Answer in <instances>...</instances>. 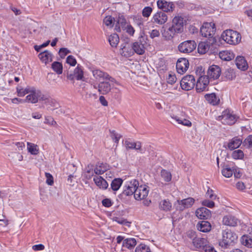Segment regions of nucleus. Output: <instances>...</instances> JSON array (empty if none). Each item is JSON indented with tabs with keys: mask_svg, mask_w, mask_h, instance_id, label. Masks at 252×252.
I'll use <instances>...</instances> for the list:
<instances>
[{
	"mask_svg": "<svg viewBox=\"0 0 252 252\" xmlns=\"http://www.w3.org/2000/svg\"><path fill=\"white\" fill-rule=\"evenodd\" d=\"M221 38L230 45H237L241 40V35L238 32L232 30H227L221 34Z\"/></svg>",
	"mask_w": 252,
	"mask_h": 252,
	"instance_id": "f257e3e1",
	"label": "nucleus"
},
{
	"mask_svg": "<svg viewBox=\"0 0 252 252\" xmlns=\"http://www.w3.org/2000/svg\"><path fill=\"white\" fill-rule=\"evenodd\" d=\"M237 235L230 230H226L222 232V239L220 242V245L223 248H227L232 243L237 240Z\"/></svg>",
	"mask_w": 252,
	"mask_h": 252,
	"instance_id": "f03ea898",
	"label": "nucleus"
},
{
	"mask_svg": "<svg viewBox=\"0 0 252 252\" xmlns=\"http://www.w3.org/2000/svg\"><path fill=\"white\" fill-rule=\"evenodd\" d=\"M216 31L215 24L213 22L204 23L200 28L201 35L208 38L212 37L215 34Z\"/></svg>",
	"mask_w": 252,
	"mask_h": 252,
	"instance_id": "7ed1b4c3",
	"label": "nucleus"
},
{
	"mask_svg": "<svg viewBox=\"0 0 252 252\" xmlns=\"http://www.w3.org/2000/svg\"><path fill=\"white\" fill-rule=\"evenodd\" d=\"M219 120L224 125H232L236 121V116L229 110H225L219 117Z\"/></svg>",
	"mask_w": 252,
	"mask_h": 252,
	"instance_id": "20e7f679",
	"label": "nucleus"
},
{
	"mask_svg": "<svg viewBox=\"0 0 252 252\" xmlns=\"http://www.w3.org/2000/svg\"><path fill=\"white\" fill-rule=\"evenodd\" d=\"M176 114H171L170 117L179 124L190 126L191 123L190 121L185 118V113L181 111L178 110Z\"/></svg>",
	"mask_w": 252,
	"mask_h": 252,
	"instance_id": "39448f33",
	"label": "nucleus"
},
{
	"mask_svg": "<svg viewBox=\"0 0 252 252\" xmlns=\"http://www.w3.org/2000/svg\"><path fill=\"white\" fill-rule=\"evenodd\" d=\"M92 73L93 76L96 80H108L111 83H116V85H120V83L114 78L110 76L107 73L103 72L100 69H94L92 70Z\"/></svg>",
	"mask_w": 252,
	"mask_h": 252,
	"instance_id": "423d86ee",
	"label": "nucleus"
},
{
	"mask_svg": "<svg viewBox=\"0 0 252 252\" xmlns=\"http://www.w3.org/2000/svg\"><path fill=\"white\" fill-rule=\"evenodd\" d=\"M195 85L194 77L188 75L183 78L180 82V86L183 90L189 91L193 89Z\"/></svg>",
	"mask_w": 252,
	"mask_h": 252,
	"instance_id": "0eeeda50",
	"label": "nucleus"
},
{
	"mask_svg": "<svg viewBox=\"0 0 252 252\" xmlns=\"http://www.w3.org/2000/svg\"><path fill=\"white\" fill-rule=\"evenodd\" d=\"M196 47V43L194 40H187L181 43L178 46L179 51L183 53L192 52Z\"/></svg>",
	"mask_w": 252,
	"mask_h": 252,
	"instance_id": "6e6552de",
	"label": "nucleus"
},
{
	"mask_svg": "<svg viewBox=\"0 0 252 252\" xmlns=\"http://www.w3.org/2000/svg\"><path fill=\"white\" fill-rule=\"evenodd\" d=\"M168 20L167 14L162 11H158L153 14L151 22L156 25H164Z\"/></svg>",
	"mask_w": 252,
	"mask_h": 252,
	"instance_id": "1a4fd4ad",
	"label": "nucleus"
},
{
	"mask_svg": "<svg viewBox=\"0 0 252 252\" xmlns=\"http://www.w3.org/2000/svg\"><path fill=\"white\" fill-rule=\"evenodd\" d=\"M149 192V188L146 185H138L136 188L135 194H134V198L137 200H141L145 199L148 196Z\"/></svg>",
	"mask_w": 252,
	"mask_h": 252,
	"instance_id": "9d476101",
	"label": "nucleus"
},
{
	"mask_svg": "<svg viewBox=\"0 0 252 252\" xmlns=\"http://www.w3.org/2000/svg\"><path fill=\"white\" fill-rule=\"evenodd\" d=\"M138 185H139V182L136 180L134 179L127 182L124 187V194L126 196L134 194Z\"/></svg>",
	"mask_w": 252,
	"mask_h": 252,
	"instance_id": "9b49d317",
	"label": "nucleus"
},
{
	"mask_svg": "<svg viewBox=\"0 0 252 252\" xmlns=\"http://www.w3.org/2000/svg\"><path fill=\"white\" fill-rule=\"evenodd\" d=\"M39 90L36 89L33 87H30L29 90V95L26 96L25 101L32 103H36L39 101Z\"/></svg>",
	"mask_w": 252,
	"mask_h": 252,
	"instance_id": "f8f14e48",
	"label": "nucleus"
},
{
	"mask_svg": "<svg viewBox=\"0 0 252 252\" xmlns=\"http://www.w3.org/2000/svg\"><path fill=\"white\" fill-rule=\"evenodd\" d=\"M220 74V68L218 65H212L208 69L207 76L212 81L218 79Z\"/></svg>",
	"mask_w": 252,
	"mask_h": 252,
	"instance_id": "ddd939ff",
	"label": "nucleus"
},
{
	"mask_svg": "<svg viewBox=\"0 0 252 252\" xmlns=\"http://www.w3.org/2000/svg\"><path fill=\"white\" fill-rule=\"evenodd\" d=\"M184 21V18L179 15L176 16L173 19L171 26L177 33H181L183 31Z\"/></svg>",
	"mask_w": 252,
	"mask_h": 252,
	"instance_id": "4468645a",
	"label": "nucleus"
},
{
	"mask_svg": "<svg viewBox=\"0 0 252 252\" xmlns=\"http://www.w3.org/2000/svg\"><path fill=\"white\" fill-rule=\"evenodd\" d=\"M177 209L180 211H183L185 209L191 207L194 203V199L192 197H189L181 200H177Z\"/></svg>",
	"mask_w": 252,
	"mask_h": 252,
	"instance_id": "2eb2a0df",
	"label": "nucleus"
},
{
	"mask_svg": "<svg viewBox=\"0 0 252 252\" xmlns=\"http://www.w3.org/2000/svg\"><path fill=\"white\" fill-rule=\"evenodd\" d=\"M189 62L185 58H180L178 60L176 63V69L179 74L185 73L189 68Z\"/></svg>",
	"mask_w": 252,
	"mask_h": 252,
	"instance_id": "dca6fc26",
	"label": "nucleus"
},
{
	"mask_svg": "<svg viewBox=\"0 0 252 252\" xmlns=\"http://www.w3.org/2000/svg\"><path fill=\"white\" fill-rule=\"evenodd\" d=\"M157 4L158 8L162 10L164 12L172 11L174 7L172 2L167 1L166 0H158Z\"/></svg>",
	"mask_w": 252,
	"mask_h": 252,
	"instance_id": "f3484780",
	"label": "nucleus"
},
{
	"mask_svg": "<svg viewBox=\"0 0 252 252\" xmlns=\"http://www.w3.org/2000/svg\"><path fill=\"white\" fill-rule=\"evenodd\" d=\"M145 38L141 36L138 41L134 42L131 46L133 51L138 55H143L145 52L144 44L143 42Z\"/></svg>",
	"mask_w": 252,
	"mask_h": 252,
	"instance_id": "a211bd4d",
	"label": "nucleus"
},
{
	"mask_svg": "<svg viewBox=\"0 0 252 252\" xmlns=\"http://www.w3.org/2000/svg\"><path fill=\"white\" fill-rule=\"evenodd\" d=\"M114 83H111L107 81H103L100 82L98 85V91L99 93L102 94H106L109 93L111 89V85H113Z\"/></svg>",
	"mask_w": 252,
	"mask_h": 252,
	"instance_id": "6ab92c4d",
	"label": "nucleus"
},
{
	"mask_svg": "<svg viewBox=\"0 0 252 252\" xmlns=\"http://www.w3.org/2000/svg\"><path fill=\"white\" fill-rule=\"evenodd\" d=\"M207 243V241L205 238L194 237L192 239L193 249L196 250H202L205 245Z\"/></svg>",
	"mask_w": 252,
	"mask_h": 252,
	"instance_id": "aec40b11",
	"label": "nucleus"
},
{
	"mask_svg": "<svg viewBox=\"0 0 252 252\" xmlns=\"http://www.w3.org/2000/svg\"><path fill=\"white\" fill-rule=\"evenodd\" d=\"M238 222V219L231 215L224 216L222 219L223 224L229 226H235Z\"/></svg>",
	"mask_w": 252,
	"mask_h": 252,
	"instance_id": "412c9836",
	"label": "nucleus"
},
{
	"mask_svg": "<svg viewBox=\"0 0 252 252\" xmlns=\"http://www.w3.org/2000/svg\"><path fill=\"white\" fill-rule=\"evenodd\" d=\"M126 26V21L125 17L119 15L117 19L115 30L118 32H120L122 30H125Z\"/></svg>",
	"mask_w": 252,
	"mask_h": 252,
	"instance_id": "4be33fe9",
	"label": "nucleus"
},
{
	"mask_svg": "<svg viewBox=\"0 0 252 252\" xmlns=\"http://www.w3.org/2000/svg\"><path fill=\"white\" fill-rule=\"evenodd\" d=\"M195 214L196 217L201 220H206L211 216L210 210L205 207H201L197 209Z\"/></svg>",
	"mask_w": 252,
	"mask_h": 252,
	"instance_id": "5701e85b",
	"label": "nucleus"
},
{
	"mask_svg": "<svg viewBox=\"0 0 252 252\" xmlns=\"http://www.w3.org/2000/svg\"><path fill=\"white\" fill-rule=\"evenodd\" d=\"M107 167L103 163H101L99 165H97L94 169V171L90 169L87 170V173L90 174L89 178L93 176L94 173L96 175H99L103 174L107 170Z\"/></svg>",
	"mask_w": 252,
	"mask_h": 252,
	"instance_id": "b1692460",
	"label": "nucleus"
},
{
	"mask_svg": "<svg viewBox=\"0 0 252 252\" xmlns=\"http://www.w3.org/2000/svg\"><path fill=\"white\" fill-rule=\"evenodd\" d=\"M93 180L95 184L100 189H106L108 187L107 181L101 176H94Z\"/></svg>",
	"mask_w": 252,
	"mask_h": 252,
	"instance_id": "393cba45",
	"label": "nucleus"
},
{
	"mask_svg": "<svg viewBox=\"0 0 252 252\" xmlns=\"http://www.w3.org/2000/svg\"><path fill=\"white\" fill-rule=\"evenodd\" d=\"M242 143V140L238 137L231 139L227 144V147L230 150H233L239 148Z\"/></svg>",
	"mask_w": 252,
	"mask_h": 252,
	"instance_id": "a878e982",
	"label": "nucleus"
},
{
	"mask_svg": "<svg viewBox=\"0 0 252 252\" xmlns=\"http://www.w3.org/2000/svg\"><path fill=\"white\" fill-rule=\"evenodd\" d=\"M237 67L242 70H246L248 68V63L245 58L242 56H238L235 60Z\"/></svg>",
	"mask_w": 252,
	"mask_h": 252,
	"instance_id": "bb28decb",
	"label": "nucleus"
},
{
	"mask_svg": "<svg viewBox=\"0 0 252 252\" xmlns=\"http://www.w3.org/2000/svg\"><path fill=\"white\" fill-rule=\"evenodd\" d=\"M38 57L43 63L47 64V63L52 62L53 55L50 51L45 50L44 52L40 53L38 55Z\"/></svg>",
	"mask_w": 252,
	"mask_h": 252,
	"instance_id": "cd10ccee",
	"label": "nucleus"
},
{
	"mask_svg": "<svg viewBox=\"0 0 252 252\" xmlns=\"http://www.w3.org/2000/svg\"><path fill=\"white\" fill-rule=\"evenodd\" d=\"M125 145L127 149H135V150H139L140 153H143L141 149V143L139 141L136 142H131L128 140L125 141Z\"/></svg>",
	"mask_w": 252,
	"mask_h": 252,
	"instance_id": "c85d7f7f",
	"label": "nucleus"
},
{
	"mask_svg": "<svg viewBox=\"0 0 252 252\" xmlns=\"http://www.w3.org/2000/svg\"><path fill=\"white\" fill-rule=\"evenodd\" d=\"M197 229L203 232H209L211 229V225L207 221H199L197 224Z\"/></svg>",
	"mask_w": 252,
	"mask_h": 252,
	"instance_id": "c756f323",
	"label": "nucleus"
},
{
	"mask_svg": "<svg viewBox=\"0 0 252 252\" xmlns=\"http://www.w3.org/2000/svg\"><path fill=\"white\" fill-rule=\"evenodd\" d=\"M205 98L209 103L213 105H217L220 102L219 97L215 93L206 94L205 95Z\"/></svg>",
	"mask_w": 252,
	"mask_h": 252,
	"instance_id": "7c9ffc66",
	"label": "nucleus"
},
{
	"mask_svg": "<svg viewBox=\"0 0 252 252\" xmlns=\"http://www.w3.org/2000/svg\"><path fill=\"white\" fill-rule=\"evenodd\" d=\"M219 57L222 60L229 61L234 59V55L232 52L225 50L220 52Z\"/></svg>",
	"mask_w": 252,
	"mask_h": 252,
	"instance_id": "2f4dec72",
	"label": "nucleus"
},
{
	"mask_svg": "<svg viewBox=\"0 0 252 252\" xmlns=\"http://www.w3.org/2000/svg\"><path fill=\"white\" fill-rule=\"evenodd\" d=\"M136 245V240L133 238L125 239L123 242V247L130 250L133 249Z\"/></svg>",
	"mask_w": 252,
	"mask_h": 252,
	"instance_id": "473e14b6",
	"label": "nucleus"
},
{
	"mask_svg": "<svg viewBox=\"0 0 252 252\" xmlns=\"http://www.w3.org/2000/svg\"><path fill=\"white\" fill-rule=\"evenodd\" d=\"M176 33H177V32L172 27V26H171L167 30H165L162 32V35L165 39L170 40L173 37Z\"/></svg>",
	"mask_w": 252,
	"mask_h": 252,
	"instance_id": "72a5a7b5",
	"label": "nucleus"
},
{
	"mask_svg": "<svg viewBox=\"0 0 252 252\" xmlns=\"http://www.w3.org/2000/svg\"><path fill=\"white\" fill-rule=\"evenodd\" d=\"M210 43L208 41L200 42L198 46V52L199 54L206 53L210 48Z\"/></svg>",
	"mask_w": 252,
	"mask_h": 252,
	"instance_id": "f704fd0d",
	"label": "nucleus"
},
{
	"mask_svg": "<svg viewBox=\"0 0 252 252\" xmlns=\"http://www.w3.org/2000/svg\"><path fill=\"white\" fill-rule=\"evenodd\" d=\"M199 71V73H201L200 74V76L198 79V81H200L201 83H203V84L205 83L206 84V86L208 87V84L209 82L211 81L209 78L206 75H202V73H203L204 70H202V67H198L196 69V73H197Z\"/></svg>",
	"mask_w": 252,
	"mask_h": 252,
	"instance_id": "c9c22d12",
	"label": "nucleus"
},
{
	"mask_svg": "<svg viewBox=\"0 0 252 252\" xmlns=\"http://www.w3.org/2000/svg\"><path fill=\"white\" fill-rule=\"evenodd\" d=\"M159 207L160 209L167 212L171 210L172 204L169 200L164 199L160 201Z\"/></svg>",
	"mask_w": 252,
	"mask_h": 252,
	"instance_id": "e433bc0d",
	"label": "nucleus"
},
{
	"mask_svg": "<svg viewBox=\"0 0 252 252\" xmlns=\"http://www.w3.org/2000/svg\"><path fill=\"white\" fill-rule=\"evenodd\" d=\"M27 150L28 152L32 155H36L39 153L38 146L32 143H27Z\"/></svg>",
	"mask_w": 252,
	"mask_h": 252,
	"instance_id": "4c0bfd02",
	"label": "nucleus"
},
{
	"mask_svg": "<svg viewBox=\"0 0 252 252\" xmlns=\"http://www.w3.org/2000/svg\"><path fill=\"white\" fill-rule=\"evenodd\" d=\"M123 180L121 178H115L111 182V188L113 191H117L121 187Z\"/></svg>",
	"mask_w": 252,
	"mask_h": 252,
	"instance_id": "58836bf2",
	"label": "nucleus"
},
{
	"mask_svg": "<svg viewBox=\"0 0 252 252\" xmlns=\"http://www.w3.org/2000/svg\"><path fill=\"white\" fill-rule=\"evenodd\" d=\"M108 41L112 47H116L119 42V37L116 33L112 34L109 36Z\"/></svg>",
	"mask_w": 252,
	"mask_h": 252,
	"instance_id": "ea45409f",
	"label": "nucleus"
},
{
	"mask_svg": "<svg viewBox=\"0 0 252 252\" xmlns=\"http://www.w3.org/2000/svg\"><path fill=\"white\" fill-rule=\"evenodd\" d=\"M74 73L75 76V79L77 80H81L84 78V74L82 67L79 64L74 69Z\"/></svg>",
	"mask_w": 252,
	"mask_h": 252,
	"instance_id": "a19ab883",
	"label": "nucleus"
},
{
	"mask_svg": "<svg viewBox=\"0 0 252 252\" xmlns=\"http://www.w3.org/2000/svg\"><path fill=\"white\" fill-rule=\"evenodd\" d=\"M52 69L58 74H61L63 72V65L62 63L58 62H54L52 64Z\"/></svg>",
	"mask_w": 252,
	"mask_h": 252,
	"instance_id": "79ce46f5",
	"label": "nucleus"
},
{
	"mask_svg": "<svg viewBox=\"0 0 252 252\" xmlns=\"http://www.w3.org/2000/svg\"><path fill=\"white\" fill-rule=\"evenodd\" d=\"M234 173V169H232L227 165L224 166L223 168L221 173L223 176L226 178L231 177Z\"/></svg>",
	"mask_w": 252,
	"mask_h": 252,
	"instance_id": "37998d69",
	"label": "nucleus"
},
{
	"mask_svg": "<svg viewBox=\"0 0 252 252\" xmlns=\"http://www.w3.org/2000/svg\"><path fill=\"white\" fill-rule=\"evenodd\" d=\"M160 176L162 179L166 182H169L171 180L172 175L169 171L166 170L162 169L160 172Z\"/></svg>",
	"mask_w": 252,
	"mask_h": 252,
	"instance_id": "c03bdc74",
	"label": "nucleus"
},
{
	"mask_svg": "<svg viewBox=\"0 0 252 252\" xmlns=\"http://www.w3.org/2000/svg\"><path fill=\"white\" fill-rule=\"evenodd\" d=\"M241 242L243 245L249 248L252 247V238L247 235H243L241 238Z\"/></svg>",
	"mask_w": 252,
	"mask_h": 252,
	"instance_id": "a18cd8bd",
	"label": "nucleus"
},
{
	"mask_svg": "<svg viewBox=\"0 0 252 252\" xmlns=\"http://www.w3.org/2000/svg\"><path fill=\"white\" fill-rule=\"evenodd\" d=\"M115 19L111 16H107L103 19V23L106 26L112 28L114 25Z\"/></svg>",
	"mask_w": 252,
	"mask_h": 252,
	"instance_id": "49530a36",
	"label": "nucleus"
},
{
	"mask_svg": "<svg viewBox=\"0 0 252 252\" xmlns=\"http://www.w3.org/2000/svg\"><path fill=\"white\" fill-rule=\"evenodd\" d=\"M225 77L229 80L234 79L236 77L235 72L234 69L229 68L226 70L224 72Z\"/></svg>",
	"mask_w": 252,
	"mask_h": 252,
	"instance_id": "de8ad7c7",
	"label": "nucleus"
},
{
	"mask_svg": "<svg viewBox=\"0 0 252 252\" xmlns=\"http://www.w3.org/2000/svg\"><path fill=\"white\" fill-rule=\"evenodd\" d=\"M200 81H198L196 84V90L197 92L201 93L203 91H206L208 90V87L206 86V84H205L200 83Z\"/></svg>",
	"mask_w": 252,
	"mask_h": 252,
	"instance_id": "09e8293b",
	"label": "nucleus"
},
{
	"mask_svg": "<svg viewBox=\"0 0 252 252\" xmlns=\"http://www.w3.org/2000/svg\"><path fill=\"white\" fill-rule=\"evenodd\" d=\"M244 154L241 150H235L232 154V157L235 159H241L244 158Z\"/></svg>",
	"mask_w": 252,
	"mask_h": 252,
	"instance_id": "8fccbe9b",
	"label": "nucleus"
},
{
	"mask_svg": "<svg viewBox=\"0 0 252 252\" xmlns=\"http://www.w3.org/2000/svg\"><path fill=\"white\" fill-rule=\"evenodd\" d=\"M135 252H151L150 248L143 244L139 245L135 249Z\"/></svg>",
	"mask_w": 252,
	"mask_h": 252,
	"instance_id": "3c124183",
	"label": "nucleus"
},
{
	"mask_svg": "<svg viewBox=\"0 0 252 252\" xmlns=\"http://www.w3.org/2000/svg\"><path fill=\"white\" fill-rule=\"evenodd\" d=\"M243 145L248 149H252V135L248 136L244 141Z\"/></svg>",
	"mask_w": 252,
	"mask_h": 252,
	"instance_id": "603ef678",
	"label": "nucleus"
},
{
	"mask_svg": "<svg viewBox=\"0 0 252 252\" xmlns=\"http://www.w3.org/2000/svg\"><path fill=\"white\" fill-rule=\"evenodd\" d=\"M110 136L111 138L114 141V142L116 143H118L119 140L121 138L122 136L116 133L115 130H110Z\"/></svg>",
	"mask_w": 252,
	"mask_h": 252,
	"instance_id": "864d4df0",
	"label": "nucleus"
},
{
	"mask_svg": "<svg viewBox=\"0 0 252 252\" xmlns=\"http://www.w3.org/2000/svg\"><path fill=\"white\" fill-rule=\"evenodd\" d=\"M30 87H27L25 89L22 88H17V92L18 96L23 97L27 94H29V90Z\"/></svg>",
	"mask_w": 252,
	"mask_h": 252,
	"instance_id": "5fc2aeb1",
	"label": "nucleus"
},
{
	"mask_svg": "<svg viewBox=\"0 0 252 252\" xmlns=\"http://www.w3.org/2000/svg\"><path fill=\"white\" fill-rule=\"evenodd\" d=\"M153 9L150 6L145 7L142 10V15L144 17L148 18L151 14Z\"/></svg>",
	"mask_w": 252,
	"mask_h": 252,
	"instance_id": "6e6d98bb",
	"label": "nucleus"
},
{
	"mask_svg": "<svg viewBox=\"0 0 252 252\" xmlns=\"http://www.w3.org/2000/svg\"><path fill=\"white\" fill-rule=\"evenodd\" d=\"M133 52L128 47L125 46L122 48L121 54L126 57H129L132 55Z\"/></svg>",
	"mask_w": 252,
	"mask_h": 252,
	"instance_id": "4d7b16f0",
	"label": "nucleus"
},
{
	"mask_svg": "<svg viewBox=\"0 0 252 252\" xmlns=\"http://www.w3.org/2000/svg\"><path fill=\"white\" fill-rule=\"evenodd\" d=\"M66 62L71 66H75L77 63L75 58L71 55H70L67 57Z\"/></svg>",
	"mask_w": 252,
	"mask_h": 252,
	"instance_id": "13d9d810",
	"label": "nucleus"
},
{
	"mask_svg": "<svg viewBox=\"0 0 252 252\" xmlns=\"http://www.w3.org/2000/svg\"><path fill=\"white\" fill-rule=\"evenodd\" d=\"M114 220L119 224L125 225L127 226H129L130 223L129 222L127 221L126 220L123 218H116L114 219Z\"/></svg>",
	"mask_w": 252,
	"mask_h": 252,
	"instance_id": "bf43d9fd",
	"label": "nucleus"
},
{
	"mask_svg": "<svg viewBox=\"0 0 252 252\" xmlns=\"http://www.w3.org/2000/svg\"><path fill=\"white\" fill-rule=\"evenodd\" d=\"M45 177L46 178V183L50 186H52L54 183L53 177L49 173H45Z\"/></svg>",
	"mask_w": 252,
	"mask_h": 252,
	"instance_id": "052dcab7",
	"label": "nucleus"
},
{
	"mask_svg": "<svg viewBox=\"0 0 252 252\" xmlns=\"http://www.w3.org/2000/svg\"><path fill=\"white\" fill-rule=\"evenodd\" d=\"M149 36L152 39H154L155 37H158L160 35V33L158 30L157 29H154L149 32Z\"/></svg>",
	"mask_w": 252,
	"mask_h": 252,
	"instance_id": "680f3d73",
	"label": "nucleus"
},
{
	"mask_svg": "<svg viewBox=\"0 0 252 252\" xmlns=\"http://www.w3.org/2000/svg\"><path fill=\"white\" fill-rule=\"evenodd\" d=\"M69 53H70V51L67 48H62L59 50V54L61 58H64Z\"/></svg>",
	"mask_w": 252,
	"mask_h": 252,
	"instance_id": "e2e57ef3",
	"label": "nucleus"
},
{
	"mask_svg": "<svg viewBox=\"0 0 252 252\" xmlns=\"http://www.w3.org/2000/svg\"><path fill=\"white\" fill-rule=\"evenodd\" d=\"M202 250L205 252H217L213 246L207 245V243L205 245Z\"/></svg>",
	"mask_w": 252,
	"mask_h": 252,
	"instance_id": "0e129e2a",
	"label": "nucleus"
},
{
	"mask_svg": "<svg viewBox=\"0 0 252 252\" xmlns=\"http://www.w3.org/2000/svg\"><path fill=\"white\" fill-rule=\"evenodd\" d=\"M176 80L177 78L175 75L169 74L167 78V82L170 84H173L176 82Z\"/></svg>",
	"mask_w": 252,
	"mask_h": 252,
	"instance_id": "69168bd1",
	"label": "nucleus"
},
{
	"mask_svg": "<svg viewBox=\"0 0 252 252\" xmlns=\"http://www.w3.org/2000/svg\"><path fill=\"white\" fill-rule=\"evenodd\" d=\"M202 204L203 205L211 208H213L215 205V203L213 201L208 200L203 201Z\"/></svg>",
	"mask_w": 252,
	"mask_h": 252,
	"instance_id": "338daca9",
	"label": "nucleus"
},
{
	"mask_svg": "<svg viewBox=\"0 0 252 252\" xmlns=\"http://www.w3.org/2000/svg\"><path fill=\"white\" fill-rule=\"evenodd\" d=\"M44 123L52 126L56 124V122L54 120L53 118L49 116L45 117Z\"/></svg>",
	"mask_w": 252,
	"mask_h": 252,
	"instance_id": "774afa93",
	"label": "nucleus"
}]
</instances>
